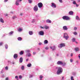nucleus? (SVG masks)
I'll use <instances>...</instances> for the list:
<instances>
[{"label": "nucleus", "mask_w": 80, "mask_h": 80, "mask_svg": "<svg viewBox=\"0 0 80 80\" xmlns=\"http://www.w3.org/2000/svg\"><path fill=\"white\" fill-rule=\"evenodd\" d=\"M51 49H52V50L53 51V50H55L56 49V47L55 46H53L52 47H50Z\"/></svg>", "instance_id": "9d476101"}, {"label": "nucleus", "mask_w": 80, "mask_h": 80, "mask_svg": "<svg viewBox=\"0 0 80 80\" xmlns=\"http://www.w3.org/2000/svg\"><path fill=\"white\" fill-rule=\"evenodd\" d=\"M20 2L19 1V0H17L16 1L15 4L16 5H19V2Z\"/></svg>", "instance_id": "4468645a"}, {"label": "nucleus", "mask_w": 80, "mask_h": 80, "mask_svg": "<svg viewBox=\"0 0 80 80\" xmlns=\"http://www.w3.org/2000/svg\"><path fill=\"white\" fill-rule=\"evenodd\" d=\"M33 9L34 11L35 12H37V11H38V7L37 6H35L33 8Z\"/></svg>", "instance_id": "6e6552de"}, {"label": "nucleus", "mask_w": 80, "mask_h": 80, "mask_svg": "<svg viewBox=\"0 0 80 80\" xmlns=\"http://www.w3.org/2000/svg\"><path fill=\"white\" fill-rule=\"evenodd\" d=\"M27 54L26 55V57H27V56L28 57H31L32 56V55L30 53H26Z\"/></svg>", "instance_id": "9b49d317"}, {"label": "nucleus", "mask_w": 80, "mask_h": 80, "mask_svg": "<svg viewBox=\"0 0 80 80\" xmlns=\"http://www.w3.org/2000/svg\"><path fill=\"white\" fill-rule=\"evenodd\" d=\"M20 55H23V51H21L19 53Z\"/></svg>", "instance_id": "cd10ccee"}, {"label": "nucleus", "mask_w": 80, "mask_h": 80, "mask_svg": "<svg viewBox=\"0 0 80 80\" xmlns=\"http://www.w3.org/2000/svg\"><path fill=\"white\" fill-rule=\"evenodd\" d=\"M56 69H58L57 73V75H60L63 72V68L61 67H56Z\"/></svg>", "instance_id": "f257e3e1"}, {"label": "nucleus", "mask_w": 80, "mask_h": 80, "mask_svg": "<svg viewBox=\"0 0 80 80\" xmlns=\"http://www.w3.org/2000/svg\"><path fill=\"white\" fill-rule=\"evenodd\" d=\"M72 3L74 5H76L77 4V3L76 2V1H74L72 2Z\"/></svg>", "instance_id": "c9c22d12"}, {"label": "nucleus", "mask_w": 80, "mask_h": 80, "mask_svg": "<svg viewBox=\"0 0 80 80\" xmlns=\"http://www.w3.org/2000/svg\"><path fill=\"white\" fill-rule=\"evenodd\" d=\"M51 7L54 8H55L57 7V5L55 3L52 2L51 3Z\"/></svg>", "instance_id": "423d86ee"}, {"label": "nucleus", "mask_w": 80, "mask_h": 80, "mask_svg": "<svg viewBox=\"0 0 80 80\" xmlns=\"http://www.w3.org/2000/svg\"><path fill=\"white\" fill-rule=\"evenodd\" d=\"M12 18L13 19H15L16 18V16H14L12 17Z\"/></svg>", "instance_id": "ea45409f"}, {"label": "nucleus", "mask_w": 80, "mask_h": 80, "mask_svg": "<svg viewBox=\"0 0 80 80\" xmlns=\"http://www.w3.org/2000/svg\"><path fill=\"white\" fill-rule=\"evenodd\" d=\"M19 79H22V75H20L19 76Z\"/></svg>", "instance_id": "e433bc0d"}, {"label": "nucleus", "mask_w": 80, "mask_h": 80, "mask_svg": "<svg viewBox=\"0 0 80 80\" xmlns=\"http://www.w3.org/2000/svg\"><path fill=\"white\" fill-rule=\"evenodd\" d=\"M28 2L29 3H32V0H28Z\"/></svg>", "instance_id": "72a5a7b5"}, {"label": "nucleus", "mask_w": 80, "mask_h": 80, "mask_svg": "<svg viewBox=\"0 0 80 80\" xmlns=\"http://www.w3.org/2000/svg\"><path fill=\"white\" fill-rule=\"evenodd\" d=\"M57 64L60 65H62L63 64V62L59 61L57 62Z\"/></svg>", "instance_id": "1a4fd4ad"}, {"label": "nucleus", "mask_w": 80, "mask_h": 80, "mask_svg": "<svg viewBox=\"0 0 80 80\" xmlns=\"http://www.w3.org/2000/svg\"><path fill=\"white\" fill-rule=\"evenodd\" d=\"M71 80H74V79H73V77L71 76Z\"/></svg>", "instance_id": "37998d69"}, {"label": "nucleus", "mask_w": 80, "mask_h": 80, "mask_svg": "<svg viewBox=\"0 0 80 80\" xmlns=\"http://www.w3.org/2000/svg\"><path fill=\"white\" fill-rule=\"evenodd\" d=\"M40 28H42V29H44V28H45V27H42V26H40Z\"/></svg>", "instance_id": "8fccbe9b"}, {"label": "nucleus", "mask_w": 80, "mask_h": 80, "mask_svg": "<svg viewBox=\"0 0 80 80\" xmlns=\"http://www.w3.org/2000/svg\"><path fill=\"white\" fill-rule=\"evenodd\" d=\"M19 62L20 63H22L23 62V58L21 57L20 58Z\"/></svg>", "instance_id": "a211bd4d"}, {"label": "nucleus", "mask_w": 80, "mask_h": 80, "mask_svg": "<svg viewBox=\"0 0 80 80\" xmlns=\"http://www.w3.org/2000/svg\"><path fill=\"white\" fill-rule=\"evenodd\" d=\"M6 80H8V78H6Z\"/></svg>", "instance_id": "e2e57ef3"}, {"label": "nucleus", "mask_w": 80, "mask_h": 80, "mask_svg": "<svg viewBox=\"0 0 80 80\" xmlns=\"http://www.w3.org/2000/svg\"><path fill=\"white\" fill-rule=\"evenodd\" d=\"M3 42H0V47L3 45Z\"/></svg>", "instance_id": "a19ab883"}, {"label": "nucleus", "mask_w": 80, "mask_h": 80, "mask_svg": "<svg viewBox=\"0 0 80 80\" xmlns=\"http://www.w3.org/2000/svg\"><path fill=\"white\" fill-rule=\"evenodd\" d=\"M15 78L16 79H18V76H16L15 77Z\"/></svg>", "instance_id": "3c124183"}, {"label": "nucleus", "mask_w": 80, "mask_h": 80, "mask_svg": "<svg viewBox=\"0 0 80 80\" xmlns=\"http://www.w3.org/2000/svg\"><path fill=\"white\" fill-rule=\"evenodd\" d=\"M77 28L76 27H75L74 28V30H77Z\"/></svg>", "instance_id": "49530a36"}, {"label": "nucleus", "mask_w": 80, "mask_h": 80, "mask_svg": "<svg viewBox=\"0 0 80 80\" xmlns=\"http://www.w3.org/2000/svg\"><path fill=\"white\" fill-rule=\"evenodd\" d=\"M49 28V27H48L47 26H45V27H44V28H45V29H48V28Z\"/></svg>", "instance_id": "f704fd0d"}, {"label": "nucleus", "mask_w": 80, "mask_h": 80, "mask_svg": "<svg viewBox=\"0 0 80 80\" xmlns=\"http://www.w3.org/2000/svg\"><path fill=\"white\" fill-rule=\"evenodd\" d=\"M72 75H76V72H72Z\"/></svg>", "instance_id": "09e8293b"}, {"label": "nucleus", "mask_w": 80, "mask_h": 80, "mask_svg": "<svg viewBox=\"0 0 80 80\" xmlns=\"http://www.w3.org/2000/svg\"><path fill=\"white\" fill-rule=\"evenodd\" d=\"M5 16H8V14H5Z\"/></svg>", "instance_id": "338daca9"}, {"label": "nucleus", "mask_w": 80, "mask_h": 80, "mask_svg": "<svg viewBox=\"0 0 80 80\" xmlns=\"http://www.w3.org/2000/svg\"><path fill=\"white\" fill-rule=\"evenodd\" d=\"M28 60H29V59L28 58H27L26 59V62H28Z\"/></svg>", "instance_id": "4d7b16f0"}, {"label": "nucleus", "mask_w": 80, "mask_h": 80, "mask_svg": "<svg viewBox=\"0 0 80 80\" xmlns=\"http://www.w3.org/2000/svg\"><path fill=\"white\" fill-rule=\"evenodd\" d=\"M22 29L20 28H19L18 30V32H22Z\"/></svg>", "instance_id": "7c9ffc66"}, {"label": "nucleus", "mask_w": 80, "mask_h": 80, "mask_svg": "<svg viewBox=\"0 0 80 80\" xmlns=\"http://www.w3.org/2000/svg\"><path fill=\"white\" fill-rule=\"evenodd\" d=\"M66 64L65 62H62V67H65L66 66Z\"/></svg>", "instance_id": "c85d7f7f"}, {"label": "nucleus", "mask_w": 80, "mask_h": 80, "mask_svg": "<svg viewBox=\"0 0 80 80\" xmlns=\"http://www.w3.org/2000/svg\"><path fill=\"white\" fill-rule=\"evenodd\" d=\"M75 38H73L71 39V40L72 42H75Z\"/></svg>", "instance_id": "393cba45"}, {"label": "nucleus", "mask_w": 80, "mask_h": 80, "mask_svg": "<svg viewBox=\"0 0 80 80\" xmlns=\"http://www.w3.org/2000/svg\"><path fill=\"white\" fill-rule=\"evenodd\" d=\"M65 46V44L64 43H62L60 44L59 45H58V48H62V47H63Z\"/></svg>", "instance_id": "20e7f679"}, {"label": "nucleus", "mask_w": 80, "mask_h": 80, "mask_svg": "<svg viewBox=\"0 0 80 80\" xmlns=\"http://www.w3.org/2000/svg\"><path fill=\"white\" fill-rule=\"evenodd\" d=\"M76 7H79V5L78 4H76Z\"/></svg>", "instance_id": "5fc2aeb1"}, {"label": "nucleus", "mask_w": 80, "mask_h": 80, "mask_svg": "<svg viewBox=\"0 0 80 80\" xmlns=\"http://www.w3.org/2000/svg\"><path fill=\"white\" fill-rule=\"evenodd\" d=\"M18 40L19 41H22V38L19 37L18 38Z\"/></svg>", "instance_id": "b1692460"}, {"label": "nucleus", "mask_w": 80, "mask_h": 80, "mask_svg": "<svg viewBox=\"0 0 80 80\" xmlns=\"http://www.w3.org/2000/svg\"><path fill=\"white\" fill-rule=\"evenodd\" d=\"M70 62H73V60L72 59H70Z\"/></svg>", "instance_id": "de8ad7c7"}, {"label": "nucleus", "mask_w": 80, "mask_h": 80, "mask_svg": "<svg viewBox=\"0 0 80 80\" xmlns=\"http://www.w3.org/2000/svg\"><path fill=\"white\" fill-rule=\"evenodd\" d=\"M35 22V19H33L32 21V23H33L34 22Z\"/></svg>", "instance_id": "a18cd8bd"}, {"label": "nucleus", "mask_w": 80, "mask_h": 80, "mask_svg": "<svg viewBox=\"0 0 80 80\" xmlns=\"http://www.w3.org/2000/svg\"><path fill=\"white\" fill-rule=\"evenodd\" d=\"M74 50L75 52H78L79 51V48H78V47H76L74 48Z\"/></svg>", "instance_id": "dca6fc26"}, {"label": "nucleus", "mask_w": 80, "mask_h": 80, "mask_svg": "<svg viewBox=\"0 0 80 80\" xmlns=\"http://www.w3.org/2000/svg\"><path fill=\"white\" fill-rule=\"evenodd\" d=\"M76 20H80V19L79 18V17H78V16H77L76 17Z\"/></svg>", "instance_id": "bb28decb"}, {"label": "nucleus", "mask_w": 80, "mask_h": 80, "mask_svg": "<svg viewBox=\"0 0 80 80\" xmlns=\"http://www.w3.org/2000/svg\"><path fill=\"white\" fill-rule=\"evenodd\" d=\"M32 66V64L29 63L27 65V67H30Z\"/></svg>", "instance_id": "a878e982"}, {"label": "nucleus", "mask_w": 80, "mask_h": 80, "mask_svg": "<svg viewBox=\"0 0 80 80\" xmlns=\"http://www.w3.org/2000/svg\"><path fill=\"white\" fill-rule=\"evenodd\" d=\"M8 63L9 64H10V63H11V62H10V61H8Z\"/></svg>", "instance_id": "052dcab7"}, {"label": "nucleus", "mask_w": 80, "mask_h": 80, "mask_svg": "<svg viewBox=\"0 0 80 80\" xmlns=\"http://www.w3.org/2000/svg\"><path fill=\"white\" fill-rule=\"evenodd\" d=\"M59 55H58V54H57L56 55V56L57 57H58Z\"/></svg>", "instance_id": "13d9d810"}, {"label": "nucleus", "mask_w": 80, "mask_h": 80, "mask_svg": "<svg viewBox=\"0 0 80 80\" xmlns=\"http://www.w3.org/2000/svg\"><path fill=\"white\" fill-rule=\"evenodd\" d=\"M14 58L15 59H16V58H17L18 57V54H15L13 55Z\"/></svg>", "instance_id": "ddd939ff"}, {"label": "nucleus", "mask_w": 80, "mask_h": 80, "mask_svg": "<svg viewBox=\"0 0 80 80\" xmlns=\"http://www.w3.org/2000/svg\"><path fill=\"white\" fill-rule=\"evenodd\" d=\"M73 53H71V57H72V56H73Z\"/></svg>", "instance_id": "6e6d98bb"}, {"label": "nucleus", "mask_w": 80, "mask_h": 80, "mask_svg": "<svg viewBox=\"0 0 80 80\" xmlns=\"http://www.w3.org/2000/svg\"><path fill=\"white\" fill-rule=\"evenodd\" d=\"M39 8H42L43 7V4L42 2H39L38 4Z\"/></svg>", "instance_id": "0eeeda50"}, {"label": "nucleus", "mask_w": 80, "mask_h": 80, "mask_svg": "<svg viewBox=\"0 0 80 80\" xmlns=\"http://www.w3.org/2000/svg\"><path fill=\"white\" fill-rule=\"evenodd\" d=\"M73 34L75 35H77V32H73Z\"/></svg>", "instance_id": "58836bf2"}, {"label": "nucleus", "mask_w": 80, "mask_h": 80, "mask_svg": "<svg viewBox=\"0 0 80 80\" xmlns=\"http://www.w3.org/2000/svg\"><path fill=\"white\" fill-rule=\"evenodd\" d=\"M63 37L66 40H68V39L69 38V36H68V33H64Z\"/></svg>", "instance_id": "f03ea898"}, {"label": "nucleus", "mask_w": 80, "mask_h": 80, "mask_svg": "<svg viewBox=\"0 0 80 80\" xmlns=\"http://www.w3.org/2000/svg\"><path fill=\"white\" fill-rule=\"evenodd\" d=\"M33 55H35V52H33Z\"/></svg>", "instance_id": "bf43d9fd"}, {"label": "nucleus", "mask_w": 80, "mask_h": 80, "mask_svg": "<svg viewBox=\"0 0 80 80\" xmlns=\"http://www.w3.org/2000/svg\"><path fill=\"white\" fill-rule=\"evenodd\" d=\"M29 34L30 35H32L33 34V32L32 31H29Z\"/></svg>", "instance_id": "f3484780"}, {"label": "nucleus", "mask_w": 80, "mask_h": 80, "mask_svg": "<svg viewBox=\"0 0 80 80\" xmlns=\"http://www.w3.org/2000/svg\"><path fill=\"white\" fill-rule=\"evenodd\" d=\"M76 63H78V61H76Z\"/></svg>", "instance_id": "69168bd1"}, {"label": "nucleus", "mask_w": 80, "mask_h": 80, "mask_svg": "<svg viewBox=\"0 0 80 80\" xmlns=\"http://www.w3.org/2000/svg\"><path fill=\"white\" fill-rule=\"evenodd\" d=\"M46 23H52V21L49 19H47L46 20Z\"/></svg>", "instance_id": "6ab92c4d"}, {"label": "nucleus", "mask_w": 80, "mask_h": 80, "mask_svg": "<svg viewBox=\"0 0 80 80\" xmlns=\"http://www.w3.org/2000/svg\"><path fill=\"white\" fill-rule=\"evenodd\" d=\"M69 14L70 15H73V12L72 11H70L69 12Z\"/></svg>", "instance_id": "2eb2a0df"}, {"label": "nucleus", "mask_w": 80, "mask_h": 80, "mask_svg": "<svg viewBox=\"0 0 80 80\" xmlns=\"http://www.w3.org/2000/svg\"><path fill=\"white\" fill-rule=\"evenodd\" d=\"M38 50H40V48H38Z\"/></svg>", "instance_id": "774afa93"}, {"label": "nucleus", "mask_w": 80, "mask_h": 80, "mask_svg": "<svg viewBox=\"0 0 80 80\" xmlns=\"http://www.w3.org/2000/svg\"><path fill=\"white\" fill-rule=\"evenodd\" d=\"M25 52L26 53H30V49H27L25 50Z\"/></svg>", "instance_id": "aec40b11"}, {"label": "nucleus", "mask_w": 80, "mask_h": 80, "mask_svg": "<svg viewBox=\"0 0 80 80\" xmlns=\"http://www.w3.org/2000/svg\"><path fill=\"white\" fill-rule=\"evenodd\" d=\"M79 58L80 59V54L78 55Z\"/></svg>", "instance_id": "680f3d73"}, {"label": "nucleus", "mask_w": 80, "mask_h": 80, "mask_svg": "<svg viewBox=\"0 0 80 80\" xmlns=\"http://www.w3.org/2000/svg\"><path fill=\"white\" fill-rule=\"evenodd\" d=\"M38 34L41 36H43L44 35V32L43 31H41L39 32Z\"/></svg>", "instance_id": "39448f33"}, {"label": "nucleus", "mask_w": 80, "mask_h": 80, "mask_svg": "<svg viewBox=\"0 0 80 80\" xmlns=\"http://www.w3.org/2000/svg\"><path fill=\"white\" fill-rule=\"evenodd\" d=\"M39 45H43V44L42 42H39L38 43Z\"/></svg>", "instance_id": "c03bdc74"}, {"label": "nucleus", "mask_w": 80, "mask_h": 80, "mask_svg": "<svg viewBox=\"0 0 80 80\" xmlns=\"http://www.w3.org/2000/svg\"><path fill=\"white\" fill-rule=\"evenodd\" d=\"M48 41L47 40H44V44H48Z\"/></svg>", "instance_id": "412c9836"}, {"label": "nucleus", "mask_w": 80, "mask_h": 80, "mask_svg": "<svg viewBox=\"0 0 80 80\" xmlns=\"http://www.w3.org/2000/svg\"><path fill=\"white\" fill-rule=\"evenodd\" d=\"M45 50H48V47H46L45 48Z\"/></svg>", "instance_id": "864d4df0"}, {"label": "nucleus", "mask_w": 80, "mask_h": 80, "mask_svg": "<svg viewBox=\"0 0 80 80\" xmlns=\"http://www.w3.org/2000/svg\"><path fill=\"white\" fill-rule=\"evenodd\" d=\"M62 19L66 20H70V18L68 16H64L62 17Z\"/></svg>", "instance_id": "7ed1b4c3"}, {"label": "nucleus", "mask_w": 80, "mask_h": 80, "mask_svg": "<svg viewBox=\"0 0 80 80\" xmlns=\"http://www.w3.org/2000/svg\"><path fill=\"white\" fill-rule=\"evenodd\" d=\"M7 1H8V0H4V2H7Z\"/></svg>", "instance_id": "0e129e2a"}, {"label": "nucleus", "mask_w": 80, "mask_h": 80, "mask_svg": "<svg viewBox=\"0 0 80 80\" xmlns=\"http://www.w3.org/2000/svg\"><path fill=\"white\" fill-rule=\"evenodd\" d=\"M13 31H11L9 32V34L10 35H12V34L13 33Z\"/></svg>", "instance_id": "c756f323"}, {"label": "nucleus", "mask_w": 80, "mask_h": 80, "mask_svg": "<svg viewBox=\"0 0 80 80\" xmlns=\"http://www.w3.org/2000/svg\"><path fill=\"white\" fill-rule=\"evenodd\" d=\"M59 1L60 3H62L63 2V1L62 0H59Z\"/></svg>", "instance_id": "603ef678"}, {"label": "nucleus", "mask_w": 80, "mask_h": 80, "mask_svg": "<svg viewBox=\"0 0 80 80\" xmlns=\"http://www.w3.org/2000/svg\"><path fill=\"white\" fill-rule=\"evenodd\" d=\"M62 28L64 30H68V28H67V27L66 26H64Z\"/></svg>", "instance_id": "f8f14e48"}, {"label": "nucleus", "mask_w": 80, "mask_h": 80, "mask_svg": "<svg viewBox=\"0 0 80 80\" xmlns=\"http://www.w3.org/2000/svg\"><path fill=\"white\" fill-rule=\"evenodd\" d=\"M5 47L6 49H7L8 48V45L7 44H5Z\"/></svg>", "instance_id": "473e14b6"}, {"label": "nucleus", "mask_w": 80, "mask_h": 80, "mask_svg": "<svg viewBox=\"0 0 80 80\" xmlns=\"http://www.w3.org/2000/svg\"><path fill=\"white\" fill-rule=\"evenodd\" d=\"M43 76L42 75L40 76L39 77V78H40V80H42V78H43Z\"/></svg>", "instance_id": "2f4dec72"}, {"label": "nucleus", "mask_w": 80, "mask_h": 80, "mask_svg": "<svg viewBox=\"0 0 80 80\" xmlns=\"http://www.w3.org/2000/svg\"><path fill=\"white\" fill-rule=\"evenodd\" d=\"M5 70H8V67L6 66L5 68Z\"/></svg>", "instance_id": "4c0bfd02"}, {"label": "nucleus", "mask_w": 80, "mask_h": 80, "mask_svg": "<svg viewBox=\"0 0 80 80\" xmlns=\"http://www.w3.org/2000/svg\"><path fill=\"white\" fill-rule=\"evenodd\" d=\"M0 22H1V23H4V20H3V19L1 18H0Z\"/></svg>", "instance_id": "4be33fe9"}, {"label": "nucleus", "mask_w": 80, "mask_h": 80, "mask_svg": "<svg viewBox=\"0 0 80 80\" xmlns=\"http://www.w3.org/2000/svg\"><path fill=\"white\" fill-rule=\"evenodd\" d=\"M21 69L22 70H24L25 69V66L22 65L21 66Z\"/></svg>", "instance_id": "5701e85b"}, {"label": "nucleus", "mask_w": 80, "mask_h": 80, "mask_svg": "<svg viewBox=\"0 0 80 80\" xmlns=\"http://www.w3.org/2000/svg\"><path fill=\"white\" fill-rule=\"evenodd\" d=\"M33 77V75H30L29 76V78H32V77Z\"/></svg>", "instance_id": "79ce46f5"}]
</instances>
